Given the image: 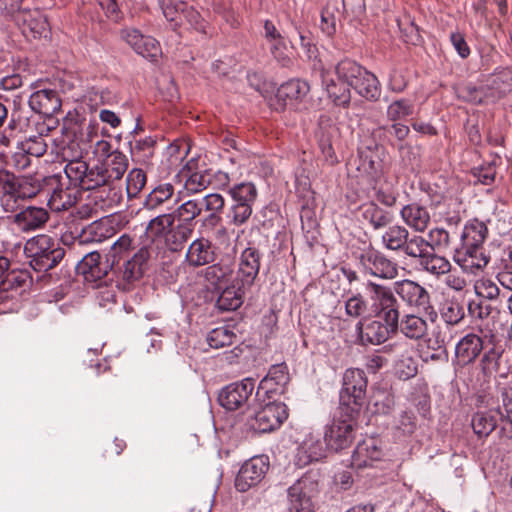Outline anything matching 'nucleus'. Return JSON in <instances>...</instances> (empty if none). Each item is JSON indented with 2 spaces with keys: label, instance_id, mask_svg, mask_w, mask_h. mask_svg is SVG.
Masks as SVG:
<instances>
[{
  "label": "nucleus",
  "instance_id": "nucleus-4",
  "mask_svg": "<svg viewBox=\"0 0 512 512\" xmlns=\"http://www.w3.org/2000/svg\"><path fill=\"white\" fill-rule=\"evenodd\" d=\"M367 379L363 370L347 369L340 392V412L343 416L358 417L365 397Z\"/></svg>",
  "mask_w": 512,
  "mask_h": 512
},
{
  "label": "nucleus",
  "instance_id": "nucleus-59",
  "mask_svg": "<svg viewBox=\"0 0 512 512\" xmlns=\"http://www.w3.org/2000/svg\"><path fill=\"white\" fill-rule=\"evenodd\" d=\"M427 240L429 242L428 248H431L432 251L436 250H444L450 247L451 238L450 234L444 228H434L431 229L428 233Z\"/></svg>",
  "mask_w": 512,
  "mask_h": 512
},
{
  "label": "nucleus",
  "instance_id": "nucleus-21",
  "mask_svg": "<svg viewBox=\"0 0 512 512\" xmlns=\"http://www.w3.org/2000/svg\"><path fill=\"white\" fill-rule=\"evenodd\" d=\"M29 106L33 111L48 116L49 121H52L51 116L61 109V99L56 90L41 89L30 96Z\"/></svg>",
  "mask_w": 512,
  "mask_h": 512
},
{
  "label": "nucleus",
  "instance_id": "nucleus-43",
  "mask_svg": "<svg viewBox=\"0 0 512 512\" xmlns=\"http://www.w3.org/2000/svg\"><path fill=\"white\" fill-rule=\"evenodd\" d=\"M174 195V186L171 183L157 185L146 197L144 207L148 210H156Z\"/></svg>",
  "mask_w": 512,
  "mask_h": 512
},
{
  "label": "nucleus",
  "instance_id": "nucleus-34",
  "mask_svg": "<svg viewBox=\"0 0 512 512\" xmlns=\"http://www.w3.org/2000/svg\"><path fill=\"white\" fill-rule=\"evenodd\" d=\"M100 166L108 181L119 182L127 171L128 159L125 154L115 150L108 158L101 160Z\"/></svg>",
  "mask_w": 512,
  "mask_h": 512
},
{
  "label": "nucleus",
  "instance_id": "nucleus-44",
  "mask_svg": "<svg viewBox=\"0 0 512 512\" xmlns=\"http://www.w3.org/2000/svg\"><path fill=\"white\" fill-rule=\"evenodd\" d=\"M321 76L329 98L338 106H348L351 101V88L345 84L338 85L333 79L327 80L324 72Z\"/></svg>",
  "mask_w": 512,
  "mask_h": 512
},
{
  "label": "nucleus",
  "instance_id": "nucleus-41",
  "mask_svg": "<svg viewBox=\"0 0 512 512\" xmlns=\"http://www.w3.org/2000/svg\"><path fill=\"white\" fill-rule=\"evenodd\" d=\"M386 228L381 237L382 245L387 250L399 252L407 236L410 235L408 229L399 224L389 225Z\"/></svg>",
  "mask_w": 512,
  "mask_h": 512
},
{
  "label": "nucleus",
  "instance_id": "nucleus-5",
  "mask_svg": "<svg viewBox=\"0 0 512 512\" xmlns=\"http://www.w3.org/2000/svg\"><path fill=\"white\" fill-rule=\"evenodd\" d=\"M394 292L411 309L435 322L438 313L431 301L429 291L416 281L404 279L394 283Z\"/></svg>",
  "mask_w": 512,
  "mask_h": 512
},
{
  "label": "nucleus",
  "instance_id": "nucleus-49",
  "mask_svg": "<svg viewBox=\"0 0 512 512\" xmlns=\"http://www.w3.org/2000/svg\"><path fill=\"white\" fill-rule=\"evenodd\" d=\"M175 220L173 212L158 215L149 221L146 231L153 237H164L172 228Z\"/></svg>",
  "mask_w": 512,
  "mask_h": 512
},
{
  "label": "nucleus",
  "instance_id": "nucleus-38",
  "mask_svg": "<svg viewBox=\"0 0 512 512\" xmlns=\"http://www.w3.org/2000/svg\"><path fill=\"white\" fill-rule=\"evenodd\" d=\"M233 268L230 264L223 261L209 264L204 270V278L217 289H221L227 284L232 276Z\"/></svg>",
  "mask_w": 512,
  "mask_h": 512
},
{
  "label": "nucleus",
  "instance_id": "nucleus-23",
  "mask_svg": "<svg viewBox=\"0 0 512 512\" xmlns=\"http://www.w3.org/2000/svg\"><path fill=\"white\" fill-rule=\"evenodd\" d=\"M425 315L406 313L399 317L397 332L410 340L423 339L428 332V323L424 318Z\"/></svg>",
  "mask_w": 512,
  "mask_h": 512
},
{
  "label": "nucleus",
  "instance_id": "nucleus-17",
  "mask_svg": "<svg viewBox=\"0 0 512 512\" xmlns=\"http://www.w3.org/2000/svg\"><path fill=\"white\" fill-rule=\"evenodd\" d=\"M355 329L363 343L373 345L384 343L392 334L397 333V327H389L380 319L360 320Z\"/></svg>",
  "mask_w": 512,
  "mask_h": 512
},
{
  "label": "nucleus",
  "instance_id": "nucleus-27",
  "mask_svg": "<svg viewBox=\"0 0 512 512\" xmlns=\"http://www.w3.org/2000/svg\"><path fill=\"white\" fill-rule=\"evenodd\" d=\"M324 455L325 446L323 442L310 434L298 447L295 461L298 466L304 467L314 461H319Z\"/></svg>",
  "mask_w": 512,
  "mask_h": 512
},
{
  "label": "nucleus",
  "instance_id": "nucleus-25",
  "mask_svg": "<svg viewBox=\"0 0 512 512\" xmlns=\"http://www.w3.org/2000/svg\"><path fill=\"white\" fill-rule=\"evenodd\" d=\"M382 450L375 438H368L359 442L352 455V465L357 468L372 466L374 461L382 457Z\"/></svg>",
  "mask_w": 512,
  "mask_h": 512
},
{
  "label": "nucleus",
  "instance_id": "nucleus-42",
  "mask_svg": "<svg viewBox=\"0 0 512 512\" xmlns=\"http://www.w3.org/2000/svg\"><path fill=\"white\" fill-rule=\"evenodd\" d=\"M228 192L234 202L233 204H249V206L253 207L258 197L257 188L252 182L235 184L229 188Z\"/></svg>",
  "mask_w": 512,
  "mask_h": 512
},
{
  "label": "nucleus",
  "instance_id": "nucleus-47",
  "mask_svg": "<svg viewBox=\"0 0 512 512\" xmlns=\"http://www.w3.org/2000/svg\"><path fill=\"white\" fill-rule=\"evenodd\" d=\"M236 338L235 333L227 326L214 328L207 335V343L211 348L219 349L230 346Z\"/></svg>",
  "mask_w": 512,
  "mask_h": 512
},
{
  "label": "nucleus",
  "instance_id": "nucleus-20",
  "mask_svg": "<svg viewBox=\"0 0 512 512\" xmlns=\"http://www.w3.org/2000/svg\"><path fill=\"white\" fill-rule=\"evenodd\" d=\"M261 254L255 247H247L242 253L237 272V283H242L244 288H250L260 269Z\"/></svg>",
  "mask_w": 512,
  "mask_h": 512
},
{
  "label": "nucleus",
  "instance_id": "nucleus-32",
  "mask_svg": "<svg viewBox=\"0 0 512 512\" xmlns=\"http://www.w3.org/2000/svg\"><path fill=\"white\" fill-rule=\"evenodd\" d=\"M486 95L500 99L512 91V69L505 68L490 75L486 83Z\"/></svg>",
  "mask_w": 512,
  "mask_h": 512
},
{
  "label": "nucleus",
  "instance_id": "nucleus-14",
  "mask_svg": "<svg viewBox=\"0 0 512 512\" xmlns=\"http://www.w3.org/2000/svg\"><path fill=\"white\" fill-rule=\"evenodd\" d=\"M15 21L28 39L47 37L49 25L46 16L38 9L18 11Z\"/></svg>",
  "mask_w": 512,
  "mask_h": 512
},
{
  "label": "nucleus",
  "instance_id": "nucleus-3",
  "mask_svg": "<svg viewBox=\"0 0 512 512\" xmlns=\"http://www.w3.org/2000/svg\"><path fill=\"white\" fill-rule=\"evenodd\" d=\"M338 80L354 89L367 100H377L380 96V87L377 77L364 67L351 59L341 60L335 67Z\"/></svg>",
  "mask_w": 512,
  "mask_h": 512
},
{
  "label": "nucleus",
  "instance_id": "nucleus-22",
  "mask_svg": "<svg viewBox=\"0 0 512 512\" xmlns=\"http://www.w3.org/2000/svg\"><path fill=\"white\" fill-rule=\"evenodd\" d=\"M502 412V402L499 399V404L496 408L474 413L471 419V426L474 433L479 438L489 436L498 428Z\"/></svg>",
  "mask_w": 512,
  "mask_h": 512
},
{
  "label": "nucleus",
  "instance_id": "nucleus-2",
  "mask_svg": "<svg viewBox=\"0 0 512 512\" xmlns=\"http://www.w3.org/2000/svg\"><path fill=\"white\" fill-rule=\"evenodd\" d=\"M23 250L29 265L37 272H46L53 269L65 256V249L45 234L27 240Z\"/></svg>",
  "mask_w": 512,
  "mask_h": 512
},
{
  "label": "nucleus",
  "instance_id": "nucleus-55",
  "mask_svg": "<svg viewBox=\"0 0 512 512\" xmlns=\"http://www.w3.org/2000/svg\"><path fill=\"white\" fill-rule=\"evenodd\" d=\"M413 104L407 99L392 102L387 108V117L390 121L401 120L413 114Z\"/></svg>",
  "mask_w": 512,
  "mask_h": 512
},
{
  "label": "nucleus",
  "instance_id": "nucleus-61",
  "mask_svg": "<svg viewBox=\"0 0 512 512\" xmlns=\"http://www.w3.org/2000/svg\"><path fill=\"white\" fill-rule=\"evenodd\" d=\"M253 212V207L247 205L233 204L228 212L227 217L234 226H242L248 222Z\"/></svg>",
  "mask_w": 512,
  "mask_h": 512
},
{
  "label": "nucleus",
  "instance_id": "nucleus-40",
  "mask_svg": "<svg viewBox=\"0 0 512 512\" xmlns=\"http://www.w3.org/2000/svg\"><path fill=\"white\" fill-rule=\"evenodd\" d=\"M111 227L106 222L94 221L82 228L78 235L80 244L101 243L110 237Z\"/></svg>",
  "mask_w": 512,
  "mask_h": 512
},
{
  "label": "nucleus",
  "instance_id": "nucleus-28",
  "mask_svg": "<svg viewBox=\"0 0 512 512\" xmlns=\"http://www.w3.org/2000/svg\"><path fill=\"white\" fill-rule=\"evenodd\" d=\"M149 258V249L147 247H141L131 259L124 263L123 270L121 272L124 285H130L142 277L145 265Z\"/></svg>",
  "mask_w": 512,
  "mask_h": 512
},
{
  "label": "nucleus",
  "instance_id": "nucleus-29",
  "mask_svg": "<svg viewBox=\"0 0 512 512\" xmlns=\"http://www.w3.org/2000/svg\"><path fill=\"white\" fill-rule=\"evenodd\" d=\"M194 164L189 162L181 172L184 180V190L188 195L205 190L212 183V175L209 170H193Z\"/></svg>",
  "mask_w": 512,
  "mask_h": 512
},
{
  "label": "nucleus",
  "instance_id": "nucleus-16",
  "mask_svg": "<svg viewBox=\"0 0 512 512\" xmlns=\"http://www.w3.org/2000/svg\"><path fill=\"white\" fill-rule=\"evenodd\" d=\"M486 330L480 328L481 335L468 333L463 336L456 344L455 356L458 363L462 366L473 363L485 347Z\"/></svg>",
  "mask_w": 512,
  "mask_h": 512
},
{
  "label": "nucleus",
  "instance_id": "nucleus-6",
  "mask_svg": "<svg viewBox=\"0 0 512 512\" xmlns=\"http://www.w3.org/2000/svg\"><path fill=\"white\" fill-rule=\"evenodd\" d=\"M366 289L369 292L371 307L380 320L389 327H398L399 303L390 287L368 281Z\"/></svg>",
  "mask_w": 512,
  "mask_h": 512
},
{
  "label": "nucleus",
  "instance_id": "nucleus-48",
  "mask_svg": "<svg viewBox=\"0 0 512 512\" xmlns=\"http://www.w3.org/2000/svg\"><path fill=\"white\" fill-rule=\"evenodd\" d=\"M202 210L210 212L206 221L210 223H217L221 218L218 215L225 206L224 198L218 193H211L200 199Z\"/></svg>",
  "mask_w": 512,
  "mask_h": 512
},
{
  "label": "nucleus",
  "instance_id": "nucleus-53",
  "mask_svg": "<svg viewBox=\"0 0 512 512\" xmlns=\"http://www.w3.org/2000/svg\"><path fill=\"white\" fill-rule=\"evenodd\" d=\"M108 181L103 170L101 169L100 164L94 167H89L87 165L85 176L82 180L80 188L82 190H96L101 185L105 184Z\"/></svg>",
  "mask_w": 512,
  "mask_h": 512
},
{
  "label": "nucleus",
  "instance_id": "nucleus-58",
  "mask_svg": "<svg viewBox=\"0 0 512 512\" xmlns=\"http://www.w3.org/2000/svg\"><path fill=\"white\" fill-rule=\"evenodd\" d=\"M141 40L134 51L144 58L155 60L161 54L159 42L151 36H143Z\"/></svg>",
  "mask_w": 512,
  "mask_h": 512
},
{
  "label": "nucleus",
  "instance_id": "nucleus-46",
  "mask_svg": "<svg viewBox=\"0 0 512 512\" xmlns=\"http://www.w3.org/2000/svg\"><path fill=\"white\" fill-rule=\"evenodd\" d=\"M440 315L447 326L453 327L464 319L465 311L463 305L457 300H448L443 304Z\"/></svg>",
  "mask_w": 512,
  "mask_h": 512
},
{
  "label": "nucleus",
  "instance_id": "nucleus-24",
  "mask_svg": "<svg viewBox=\"0 0 512 512\" xmlns=\"http://www.w3.org/2000/svg\"><path fill=\"white\" fill-rule=\"evenodd\" d=\"M359 211L362 220L367 222L373 230H382L394 220L393 213L379 207L375 201L362 204Z\"/></svg>",
  "mask_w": 512,
  "mask_h": 512
},
{
  "label": "nucleus",
  "instance_id": "nucleus-51",
  "mask_svg": "<svg viewBox=\"0 0 512 512\" xmlns=\"http://www.w3.org/2000/svg\"><path fill=\"white\" fill-rule=\"evenodd\" d=\"M202 211L200 200L191 199L182 203L173 211V214L178 221L194 223L193 221L201 215Z\"/></svg>",
  "mask_w": 512,
  "mask_h": 512
},
{
  "label": "nucleus",
  "instance_id": "nucleus-11",
  "mask_svg": "<svg viewBox=\"0 0 512 512\" xmlns=\"http://www.w3.org/2000/svg\"><path fill=\"white\" fill-rule=\"evenodd\" d=\"M287 417V406L284 403L269 402L255 413L249 424L259 433H268L278 429Z\"/></svg>",
  "mask_w": 512,
  "mask_h": 512
},
{
  "label": "nucleus",
  "instance_id": "nucleus-31",
  "mask_svg": "<svg viewBox=\"0 0 512 512\" xmlns=\"http://www.w3.org/2000/svg\"><path fill=\"white\" fill-rule=\"evenodd\" d=\"M310 91L309 84L300 79H291L283 83L277 90L276 98L284 105L302 101Z\"/></svg>",
  "mask_w": 512,
  "mask_h": 512
},
{
  "label": "nucleus",
  "instance_id": "nucleus-35",
  "mask_svg": "<svg viewBox=\"0 0 512 512\" xmlns=\"http://www.w3.org/2000/svg\"><path fill=\"white\" fill-rule=\"evenodd\" d=\"M42 179L35 175L17 177L13 174L10 186L23 201L32 199L42 190Z\"/></svg>",
  "mask_w": 512,
  "mask_h": 512
},
{
  "label": "nucleus",
  "instance_id": "nucleus-10",
  "mask_svg": "<svg viewBox=\"0 0 512 512\" xmlns=\"http://www.w3.org/2000/svg\"><path fill=\"white\" fill-rule=\"evenodd\" d=\"M357 417L343 416L338 407L332 424L324 434L326 447L339 451L350 446L354 439V427Z\"/></svg>",
  "mask_w": 512,
  "mask_h": 512
},
{
  "label": "nucleus",
  "instance_id": "nucleus-56",
  "mask_svg": "<svg viewBox=\"0 0 512 512\" xmlns=\"http://www.w3.org/2000/svg\"><path fill=\"white\" fill-rule=\"evenodd\" d=\"M468 314L472 319L485 320L493 313V307L487 302L480 298L472 299L467 304Z\"/></svg>",
  "mask_w": 512,
  "mask_h": 512
},
{
  "label": "nucleus",
  "instance_id": "nucleus-54",
  "mask_svg": "<svg viewBox=\"0 0 512 512\" xmlns=\"http://www.w3.org/2000/svg\"><path fill=\"white\" fill-rule=\"evenodd\" d=\"M146 180V174L142 169H132L126 178V192L128 197H136L144 188Z\"/></svg>",
  "mask_w": 512,
  "mask_h": 512
},
{
  "label": "nucleus",
  "instance_id": "nucleus-64",
  "mask_svg": "<svg viewBox=\"0 0 512 512\" xmlns=\"http://www.w3.org/2000/svg\"><path fill=\"white\" fill-rule=\"evenodd\" d=\"M21 202H23V200L16 196L11 186L2 190L0 204L5 212L15 213L19 209Z\"/></svg>",
  "mask_w": 512,
  "mask_h": 512
},
{
  "label": "nucleus",
  "instance_id": "nucleus-19",
  "mask_svg": "<svg viewBox=\"0 0 512 512\" xmlns=\"http://www.w3.org/2000/svg\"><path fill=\"white\" fill-rule=\"evenodd\" d=\"M216 258V247L204 237L193 240L185 254V262L193 268L209 265L215 262Z\"/></svg>",
  "mask_w": 512,
  "mask_h": 512
},
{
  "label": "nucleus",
  "instance_id": "nucleus-15",
  "mask_svg": "<svg viewBox=\"0 0 512 512\" xmlns=\"http://www.w3.org/2000/svg\"><path fill=\"white\" fill-rule=\"evenodd\" d=\"M48 181L51 185L55 184L47 202L52 211H67L77 203L80 196L78 188L70 184L65 186L57 176L50 177Z\"/></svg>",
  "mask_w": 512,
  "mask_h": 512
},
{
  "label": "nucleus",
  "instance_id": "nucleus-8",
  "mask_svg": "<svg viewBox=\"0 0 512 512\" xmlns=\"http://www.w3.org/2000/svg\"><path fill=\"white\" fill-rule=\"evenodd\" d=\"M318 480L306 473L288 488V512H315L311 497L318 491Z\"/></svg>",
  "mask_w": 512,
  "mask_h": 512
},
{
  "label": "nucleus",
  "instance_id": "nucleus-62",
  "mask_svg": "<svg viewBox=\"0 0 512 512\" xmlns=\"http://www.w3.org/2000/svg\"><path fill=\"white\" fill-rule=\"evenodd\" d=\"M26 283V276L21 272H6L4 278L0 282V290L3 292H9L18 288H21Z\"/></svg>",
  "mask_w": 512,
  "mask_h": 512
},
{
  "label": "nucleus",
  "instance_id": "nucleus-18",
  "mask_svg": "<svg viewBox=\"0 0 512 512\" xmlns=\"http://www.w3.org/2000/svg\"><path fill=\"white\" fill-rule=\"evenodd\" d=\"M50 216L43 207L28 206L12 216L11 223L21 232H32L42 229Z\"/></svg>",
  "mask_w": 512,
  "mask_h": 512
},
{
  "label": "nucleus",
  "instance_id": "nucleus-36",
  "mask_svg": "<svg viewBox=\"0 0 512 512\" xmlns=\"http://www.w3.org/2000/svg\"><path fill=\"white\" fill-rule=\"evenodd\" d=\"M238 284L237 287L227 286L221 291L216 301V307L220 311H235L242 305L244 293L248 288H244L242 283Z\"/></svg>",
  "mask_w": 512,
  "mask_h": 512
},
{
  "label": "nucleus",
  "instance_id": "nucleus-9",
  "mask_svg": "<svg viewBox=\"0 0 512 512\" xmlns=\"http://www.w3.org/2000/svg\"><path fill=\"white\" fill-rule=\"evenodd\" d=\"M359 265L366 273L382 279H394L398 275L397 263L369 244L357 256Z\"/></svg>",
  "mask_w": 512,
  "mask_h": 512
},
{
  "label": "nucleus",
  "instance_id": "nucleus-45",
  "mask_svg": "<svg viewBox=\"0 0 512 512\" xmlns=\"http://www.w3.org/2000/svg\"><path fill=\"white\" fill-rule=\"evenodd\" d=\"M429 246V242L424 239L420 235H412L410 237L407 236L405 243L400 248L399 252H402L409 258L417 259L418 263L424 257V255L428 252L427 248Z\"/></svg>",
  "mask_w": 512,
  "mask_h": 512
},
{
  "label": "nucleus",
  "instance_id": "nucleus-52",
  "mask_svg": "<svg viewBox=\"0 0 512 512\" xmlns=\"http://www.w3.org/2000/svg\"><path fill=\"white\" fill-rule=\"evenodd\" d=\"M87 163L83 160H71L65 165L64 173L69 180L70 185L80 188L82 180L85 176Z\"/></svg>",
  "mask_w": 512,
  "mask_h": 512
},
{
  "label": "nucleus",
  "instance_id": "nucleus-60",
  "mask_svg": "<svg viewBox=\"0 0 512 512\" xmlns=\"http://www.w3.org/2000/svg\"><path fill=\"white\" fill-rule=\"evenodd\" d=\"M367 311V302L360 293L351 295L345 301V313L351 318H359Z\"/></svg>",
  "mask_w": 512,
  "mask_h": 512
},
{
  "label": "nucleus",
  "instance_id": "nucleus-12",
  "mask_svg": "<svg viewBox=\"0 0 512 512\" xmlns=\"http://www.w3.org/2000/svg\"><path fill=\"white\" fill-rule=\"evenodd\" d=\"M269 469L267 456H255L247 460L240 468L236 479L235 487L239 492H246L258 485L265 477Z\"/></svg>",
  "mask_w": 512,
  "mask_h": 512
},
{
  "label": "nucleus",
  "instance_id": "nucleus-7",
  "mask_svg": "<svg viewBox=\"0 0 512 512\" xmlns=\"http://www.w3.org/2000/svg\"><path fill=\"white\" fill-rule=\"evenodd\" d=\"M484 346L479 366L484 376L490 377L506 366L510 351H507V342L492 330H486Z\"/></svg>",
  "mask_w": 512,
  "mask_h": 512
},
{
  "label": "nucleus",
  "instance_id": "nucleus-50",
  "mask_svg": "<svg viewBox=\"0 0 512 512\" xmlns=\"http://www.w3.org/2000/svg\"><path fill=\"white\" fill-rule=\"evenodd\" d=\"M404 347L405 345L399 343L391 345V349H393L394 352L396 353V357H402V359H398L396 361V371L400 377L408 379L416 374L417 367L412 357L405 356L403 353H400Z\"/></svg>",
  "mask_w": 512,
  "mask_h": 512
},
{
  "label": "nucleus",
  "instance_id": "nucleus-33",
  "mask_svg": "<svg viewBox=\"0 0 512 512\" xmlns=\"http://www.w3.org/2000/svg\"><path fill=\"white\" fill-rule=\"evenodd\" d=\"M94 199L101 202V208L112 209L123 201L122 186L116 181H107L94 191Z\"/></svg>",
  "mask_w": 512,
  "mask_h": 512
},
{
  "label": "nucleus",
  "instance_id": "nucleus-63",
  "mask_svg": "<svg viewBox=\"0 0 512 512\" xmlns=\"http://www.w3.org/2000/svg\"><path fill=\"white\" fill-rule=\"evenodd\" d=\"M373 190L374 199L376 202H379L380 204L386 207H393L396 204L397 194L395 193L394 189L391 188L390 186H375Z\"/></svg>",
  "mask_w": 512,
  "mask_h": 512
},
{
  "label": "nucleus",
  "instance_id": "nucleus-1",
  "mask_svg": "<svg viewBox=\"0 0 512 512\" xmlns=\"http://www.w3.org/2000/svg\"><path fill=\"white\" fill-rule=\"evenodd\" d=\"M488 236L486 224L478 219L466 223L461 234V244L455 250L454 261L469 274L477 275L490 261L483 244Z\"/></svg>",
  "mask_w": 512,
  "mask_h": 512
},
{
  "label": "nucleus",
  "instance_id": "nucleus-39",
  "mask_svg": "<svg viewBox=\"0 0 512 512\" xmlns=\"http://www.w3.org/2000/svg\"><path fill=\"white\" fill-rule=\"evenodd\" d=\"M338 138V129L335 126L322 128L318 137L319 148L326 162L330 165L338 163L334 144Z\"/></svg>",
  "mask_w": 512,
  "mask_h": 512
},
{
  "label": "nucleus",
  "instance_id": "nucleus-37",
  "mask_svg": "<svg viewBox=\"0 0 512 512\" xmlns=\"http://www.w3.org/2000/svg\"><path fill=\"white\" fill-rule=\"evenodd\" d=\"M421 269L437 278L448 274L451 270L449 260L435 253V251L427 252L418 263Z\"/></svg>",
  "mask_w": 512,
  "mask_h": 512
},
{
  "label": "nucleus",
  "instance_id": "nucleus-13",
  "mask_svg": "<svg viewBox=\"0 0 512 512\" xmlns=\"http://www.w3.org/2000/svg\"><path fill=\"white\" fill-rule=\"evenodd\" d=\"M253 390L254 381L249 378L241 382L231 383L220 391L218 402L226 410H237L247 403Z\"/></svg>",
  "mask_w": 512,
  "mask_h": 512
},
{
  "label": "nucleus",
  "instance_id": "nucleus-26",
  "mask_svg": "<svg viewBox=\"0 0 512 512\" xmlns=\"http://www.w3.org/2000/svg\"><path fill=\"white\" fill-rule=\"evenodd\" d=\"M400 216L403 222L416 232H424L430 222V213L426 207L418 203H410L402 207Z\"/></svg>",
  "mask_w": 512,
  "mask_h": 512
},
{
  "label": "nucleus",
  "instance_id": "nucleus-30",
  "mask_svg": "<svg viewBox=\"0 0 512 512\" xmlns=\"http://www.w3.org/2000/svg\"><path fill=\"white\" fill-rule=\"evenodd\" d=\"M497 399L501 400L503 408L498 424L499 439L503 442L512 441V388H500Z\"/></svg>",
  "mask_w": 512,
  "mask_h": 512
},
{
  "label": "nucleus",
  "instance_id": "nucleus-57",
  "mask_svg": "<svg viewBox=\"0 0 512 512\" xmlns=\"http://www.w3.org/2000/svg\"><path fill=\"white\" fill-rule=\"evenodd\" d=\"M114 260L110 264L109 261L100 262L99 265L95 266L89 274L83 276L86 283H90L93 288H98L106 283L104 278L108 275L109 269L113 267Z\"/></svg>",
  "mask_w": 512,
  "mask_h": 512
}]
</instances>
